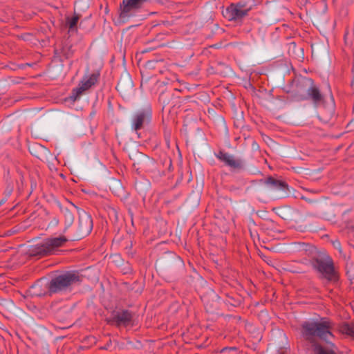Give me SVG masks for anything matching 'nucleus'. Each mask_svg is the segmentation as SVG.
Instances as JSON below:
<instances>
[{
	"label": "nucleus",
	"mask_w": 354,
	"mask_h": 354,
	"mask_svg": "<svg viewBox=\"0 0 354 354\" xmlns=\"http://www.w3.org/2000/svg\"><path fill=\"white\" fill-rule=\"evenodd\" d=\"M293 251L299 252L301 256L309 257L310 260H311L318 252L314 245L304 243H294Z\"/></svg>",
	"instance_id": "nucleus-12"
},
{
	"label": "nucleus",
	"mask_w": 354,
	"mask_h": 354,
	"mask_svg": "<svg viewBox=\"0 0 354 354\" xmlns=\"http://www.w3.org/2000/svg\"><path fill=\"white\" fill-rule=\"evenodd\" d=\"M289 270L293 273H301L302 272V271L301 270H295V269H289Z\"/></svg>",
	"instance_id": "nucleus-19"
},
{
	"label": "nucleus",
	"mask_w": 354,
	"mask_h": 354,
	"mask_svg": "<svg viewBox=\"0 0 354 354\" xmlns=\"http://www.w3.org/2000/svg\"><path fill=\"white\" fill-rule=\"evenodd\" d=\"M264 183L272 190H284L288 188V185L281 180L275 179L271 176L264 180Z\"/></svg>",
	"instance_id": "nucleus-13"
},
{
	"label": "nucleus",
	"mask_w": 354,
	"mask_h": 354,
	"mask_svg": "<svg viewBox=\"0 0 354 354\" xmlns=\"http://www.w3.org/2000/svg\"><path fill=\"white\" fill-rule=\"evenodd\" d=\"M67 241L64 236L47 239L41 244L33 247L30 250V254L39 257L51 254L55 249L62 246Z\"/></svg>",
	"instance_id": "nucleus-4"
},
{
	"label": "nucleus",
	"mask_w": 354,
	"mask_h": 354,
	"mask_svg": "<svg viewBox=\"0 0 354 354\" xmlns=\"http://www.w3.org/2000/svg\"><path fill=\"white\" fill-rule=\"evenodd\" d=\"M353 276H354V271H353V273L352 274Z\"/></svg>",
	"instance_id": "nucleus-20"
},
{
	"label": "nucleus",
	"mask_w": 354,
	"mask_h": 354,
	"mask_svg": "<svg viewBox=\"0 0 354 354\" xmlns=\"http://www.w3.org/2000/svg\"><path fill=\"white\" fill-rule=\"evenodd\" d=\"M339 331L342 334H346L354 337V323H343L339 326Z\"/></svg>",
	"instance_id": "nucleus-15"
},
{
	"label": "nucleus",
	"mask_w": 354,
	"mask_h": 354,
	"mask_svg": "<svg viewBox=\"0 0 354 354\" xmlns=\"http://www.w3.org/2000/svg\"><path fill=\"white\" fill-rule=\"evenodd\" d=\"M93 228L91 216L85 212L80 214L78 221V232L81 236L88 234Z\"/></svg>",
	"instance_id": "nucleus-9"
},
{
	"label": "nucleus",
	"mask_w": 354,
	"mask_h": 354,
	"mask_svg": "<svg viewBox=\"0 0 354 354\" xmlns=\"http://www.w3.org/2000/svg\"><path fill=\"white\" fill-rule=\"evenodd\" d=\"M234 6L239 9H245V3H238L236 4H234Z\"/></svg>",
	"instance_id": "nucleus-18"
},
{
	"label": "nucleus",
	"mask_w": 354,
	"mask_h": 354,
	"mask_svg": "<svg viewBox=\"0 0 354 354\" xmlns=\"http://www.w3.org/2000/svg\"><path fill=\"white\" fill-rule=\"evenodd\" d=\"M250 8L248 9H239L234 6V3L231 4L227 8V11L230 13V15L232 19H241L248 15Z\"/></svg>",
	"instance_id": "nucleus-14"
},
{
	"label": "nucleus",
	"mask_w": 354,
	"mask_h": 354,
	"mask_svg": "<svg viewBox=\"0 0 354 354\" xmlns=\"http://www.w3.org/2000/svg\"><path fill=\"white\" fill-rule=\"evenodd\" d=\"M100 73H94L90 76H85L79 84V86L73 89V94L75 95V99L79 97L83 93L89 89L93 86L99 78Z\"/></svg>",
	"instance_id": "nucleus-7"
},
{
	"label": "nucleus",
	"mask_w": 354,
	"mask_h": 354,
	"mask_svg": "<svg viewBox=\"0 0 354 354\" xmlns=\"http://www.w3.org/2000/svg\"><path fill=\"white\" fill-rule=\"evenodd\" d=\"M151 118V111L150 109H145L138 111L132 118L131 126L135 131L141 129L145 124H148Z\"/></svg>",
	"instance_id": "nucleus-6"
},
{
	"label": "nucleus",
	"mask_w": 354,
	"mask_h": 354,
	"mask_svg": "<svg viewBox=\"0 0 354 354\" xmlns=\"http://www.w3.org/2000/svg\"><path fill=\"white\" fill-rule=\"evenodd\" d=\"M148 1L149 0H123L122 3L120 5V16L122 17H127L132 10L140 8L143 3Z\"/></svg>",
	"instance_id": "nucleus-11"
},
{
	"label": "nucleus",
	"mask_w": 354,
	"mask_h": 354,
	"mask_svg": "<svg viewBox=\"0 0 354 354\" xmlns=\"http://www.w3.org/2000/svg\"><path fill=\"white\" fill-rule=\"evenodd\" d=\"M301 335L303 337L312 344L315 354H336L331 347H326L316 342L319 338L326 342H329L334 335L332 333L334 324L328 318H322L318 321H306L301 324Z\"/></svg>",
	"instance_id": "nucleus-1"
},
{
	"label": "nucleus",
	"mask_w": 354,
	"mask_h": 354,
	"mask_svg": "<svg viewBox=\"0 0 354 354\" xmlns=\"http://www.w3.org/2000/svg\"><path fill=\"white\" fill-rule=\"evenodd\" d=\"M63 214L64 216V222H65V230L68 229L73 223L74 221V215L73 214L68 210L67 208L63 209Z\"/></svg>",
	"instance_id": "nucleus-16"
},
{
	"label": "nucleus",
	"mask_w": 354,
	"mask_h": 354,
	"mask_svg": "<svg viewBox=\"0 0 354 354\" xmlns=\"http://www.w3.org/2000/svg\"><path fill=\"white\" fill-rule=\"evenodd\" d=\"M79 20V17L75 15L71 19H68V26L70 30H73L75 27H76L77 24Z\"/></svg>",
	"instance_id": "nucleus-17"
},
{
	"label": "nucleus",
	"mask_w": 354,
	"mask_h": 354,
	"mask_svg": "<svg viewBox=\"0 0 354 354\" xmlns=\"http://www.w3.org/2000/svg\"><path fill=\"white\" fill-rule=\"evenodd\" d=\"M109 324L116 326H129L133 324V315L131 312L124 310L113 312L111 317L106 319Z\"/></svg>",
	"instance_id": "nucleus-5"
},
{
	"label": "nucleus",
	"mask_w": 354,
	"mask_h": 354,
	"mask_svg": "<svg viewBox=\"0 0 354 354\" xmlns=\"http://www.w3.org/2000/svg\"><path fill=\"white\" fill-rule=\"evenodd\" d=\"M81 281L80 274L76 272H66L52 279L48 284L50 293L66 291L71 286Z\"/></svg>",
	"instance_id": "nucleus-3"
},
{
	"label": "nucleus",
	"mask_w": 354,
	"mask_h": 354,
	"mask_svg": "<svg viewBox=\"0 0 354 354\" xmlns=\"http://www.w3.org/2000/svg\"><path fill=\"white\" fill-rule=\"evenodd\" d=\"M216 157L223 162L226 165L231 167L233 169L241 170L243 169L244 165L242 160L236 158L234 156L227 153L220 151Z\"/></svg>",
	"instance_id": "nucleus-8"
},
{
	"label": "nucleus",
	"mask_w": 354,
	"mask_h": 354,
	"mask_svg": "<svg viewBox=\"0 0 354 354\" xmlns=\"http://www.w3.org/2000/svg\"><path fill=\"white\" fill-rule=\"evenodd\" d=\"M310 261L313 268L327 281H336L337 280L338 277L334 269L333 261L327 254L318 251Z\"/></svg>",
	"instance_id": "nucleus-2"
},
{
	"label": "nucleus",
	"mask_w": 354,
	"mask_h": 354,
	"mask_svg": "<svg viewBox=\"0 0 354 354\" xmlns=\"http://www.w3.org/2000/svg\"><path fill=\"white\" fill-rule=\"evenodd\" d=\"M310 86L307 90V99L312 100L315 106H318L324 102V97L319 89L314 84L311 79L308 80Z\"/></svg>",
	"instance_id": "nucleus-10"
}]
</instances>
